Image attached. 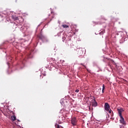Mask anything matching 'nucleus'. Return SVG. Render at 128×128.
I'll list each match as a JSON object with an SVG mask.
<instances>
[{
  "mask_svg": "<svg viewBox=\"0 0 128 128\" xmlns=\"http://www.w3.org/2000/svg\"><path fill=\"white\" fill-rule=\"evenodd\" d=\"M108 112H109V113H112V111L111 110H107Z\"/></svg>",
  "mask_w": 128,
  "mask_h": 128,
  "instance_id": "obj_15",
  "label": "nucleus"
},
{
  "mask_svg": "<svg viewBox=\"0 0 128 128\" xmlns=\"http://www.w3.org/2000/svg\"><path fill=\"white\" fill-rule=\"evenodd\" d=\"M38 37L41 40H43L45 38L44 36L42 35V34H40L39 36H38Z\"/></svg>",
  "mask_w": 128,
  "mask_h": 128,
  "instance_id": "obj_4",
  "label": "nucleus"
},
{
  "mask_svg": "<svg viewBox=\"0 0 128 128\" xmlns=\"http://www.w3.org/2000/svg\"><path fill=\"white\" fill-rule=\"evenodd\" d=\"M12 28H18V24H16L15 22H12Z\"/></svg>",
  "mask_w": 128,
  "mask_h": 128,
  "instance_id": "obj_5",
  "label": "nucleus"
},
{
  "mask_svg": "<svg viewBox=\"0 0 128 128\" xmlns=\"http://www.w3.org/2000/svg\"><path fill=\"white\" fill-rule=\"evenodd\" d=\"M55 128H60V126L58 124H55Z\"/></svg>",
  "mask_w": 128,
  "mask_h": 128,
  "instance_id": "obj_12",
  "label": "nucleus"
},
{
  "mask_svg": "<svg viewBox=\"0 0 128 128\" xmlns=\"http://www.w3.org/2000/svg\"><path fill=\"white\" fill-rule=\"evenodd\" d=\"M46 84H48V81H46Z\"/></svg>",
  "mask_w": 128,
  "mask_h": 128,
  "instance_id": "obj_16",
  "label": "nucleus"
},
{
  "mask_svg": "<svg viewBox=\"0 0 128 128\" xmlns=\"http://www.w3.org/2000/svg\"><path fill=\"white\" fill-rule=\"evenodd\" d=\"M121 128H122V127H121Z\"/></svg>",
  "mask_w": 128,
  "mask_h": 128,
  "instance_id": "obj_20",
  "label": "nucleus"
},
{
  "mask_svg": "<svg viewBox=\"0 0 128 128\" xmlns=\"http://www.w3.org/2000/svg\"><path fill=\"white\" fill-rule=\"evenodd\" d=\"M16 0H15L16 2Z\"/></svg>",
  "mask_w": 128,
  "mask_h": 128,
  "instance_id": "obj_17",
  "label": "nucleus"
},
{
  "mask_svg": "<svg viewBox=\"0 0 128 128\" xmlns=\"http://www.w3.org/2000/svg\"><path fill=\"white\" fill-rule=\"evenodd\" d=\"M79 92V90H75V92Z\"/></svg>",
  "mask_w": 128,
  "mask_h": 128,
  "instance_id": "obj_14",
  "label": "nucleus"
},
{
  "mask_svg": "<svg viewBox=\"0 0 128 128\" xmlns=\"http://www.w3.org/2000/svg\"><path fill=\"white\" fill-rule=\"evenodd\" d=\"M104 108H105V110L106 111H108L109 109L110 108V106H109L108 103H105Z\"/></svg>",
  "mask_w": 128,
  "mask_h": 128,
  "instance_id": "obj_3",
  "label": "nucleus"
},
{
  "mask_svg": "<svg viewBox=\"0 0 128 128\" xmlns=\"http://www.w3.org/2000/svg\"><path fill=\"white\" fill-rule=\"evenodd\" d=\"M12 19L14 20H18V16H14V17H12Z\"/></svg>",
  "mask_w": 128,
  "mask_h": 128,
  "instance_id": "obj_10",
  "label": "nucleus"
},
{
  "mask_svg": "<svg viewBox=\"0 0 128 128\" xmlns=\"http://www.w3.org/2000/svg\"><path fill=\"white\" fill-rule=\"evenodd\" d=\"M120 117V120H119V122H120V124H122L125 126L126 125V122L124 120V118L122 116H119Z\"/></svg>",
  "mask_w": 128,
  "mask_h": 128,
  "instance_id": "obj_1",
  "label": "nucleus"
},
{
  "mask_svg": "<svg viewBox=\"0 0 128 128\" xmlns=\"http://www.w3.org/2000/svg\"><path fill=\"white\" fill-rule=\"evenodd\" d=\"M83 66H84V67L86 66H84V65H83Z\"/></svg>",
  "mask_w": 128,
  "mask_h": 128,
  "instance_id": "obj_18",
  "label": "nucleus"
},
{
  "mask_svg": "<svg viewBox=\"0 0 128 128\" xmlns=\"http://www.w3.org/2000/svg\"><path fill=\"white\" fill-rule=\"evenodd\" d=\"M62 39H63L62 41H63V42H64V40H66V38L64 36H63Z\"/></svg>",
  "mask_w": 128,
  "mask_h": 128,
  "instance_id": "obj_13",
  "label": "nucleus"
},
{
  "mask_svg": "<svg viewBox=\"0 0 128 128\" xmlns=\"http://www.w3.org/2000/svg\"><path fill=\"white\" fill-rule=\"evenodd\" d=\"M100 90H101V88H100Z\"/></svg>",
  "mask_w": 128,
  "mask_h": 128,
  "instance_id": "obj_19",
  "label": "nucleus"
},
{
  "mask_svg": "<svg viewBox=\"0 0 128 128\" xmlns=\"http://www.w3.org/2000/svg\"><path fill=\"white\" fill-rule=\"evenodd\" d=\"M11 120L12 121L16 120V116H11Z\"/></svg>",
  "mask_w": 128,
  "mask_h": 128,
  "instance_id": "obj_8",
  "label": "nucleus"
},
{
  "mask_svg": "<svg viewBox=\"0 0 128 128\" xmlns=\"http://www.w3.org/2000/svg\"><path fill=\"white\" fill-rule=\"evenodd\" d=\"M104 89H105V86H104V85H102V93H104Z\"/></svg>",
  "mask_w": 128,
  "mask_h": 128,
  "instance_id": "obj_11",
  "label": "nucleus"
},
{
  "mask_svg": "<svg viewBox=\"0 0 128 128\" xmlns=\"http://www.w3.org/2000/svg\"><path fill=\"white\" fill-rule=\"evenodd\" d=\"M71 124L72 126H74L76 125V118H72L71 120Z\"/></svg>",
  "mask_w": 128,
  "mask_h": 128,
  "instance_id": "obj_2",
  "label": "nucleus"
},
{
  "mask_svg": "<svg viewBox=\"0 0 128 128\" xmlns=\"http://www.w3.org/2000/svg\"><path fill=\"white\" fill-rule=\"evenodd\" d=\"M118 113L119 114V116H122V110L121 109H118Z\"/></svg>",
  "mask_w": 128,
  "mask_h": 128,
  "instance_id": "obj_6",
  "label": "nucleus"
},
{
  "mask_svg": "<svg viewBox=\"0 0 128 128\" xmlns=\"http://www.w3.org/2000/svg\"><path fill=\"white\" fill-rule=\"evenodd\" d=\"M92 105L94 106H98V102H96L95 100H94L93 102V103H92Z\"/></svg>",
  "mask_w": 128,
  "mask_h": 128,
  "instance_id": "obj_7",
  "label": "nucleus"
},
{
  "mask_svg": "<svg viewBox=\"0 0 128 128\" xmlns=\"http://www.w3.org/2000/svg\"><path fill=\"white\" fill-rule=\"evenodd\" d=\"M62 27H63V28H69V26H68L66 24H63Z\"/></svg>",
  "mask_w": 128,
  "mask_h": 128,
  "instance_id": "obj_9",
  "label": "nucleus"
}]
</instances>
